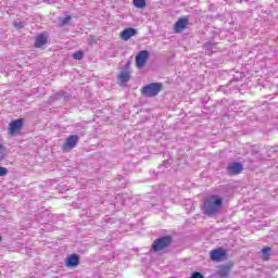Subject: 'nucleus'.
<instances>
[{
	"mask_svg": "<svg viewBox=\"0 0 278 278\" xmlns=\"http://www.w3.org/2000/svg\"><path fill=\"white\" fill-rule=\"evenodd\" d=\"M219 91H220V92H227V91H225V87H220V88H219Z\"/></svg>",
	"mask_w": 278,
	"mask_h": 278,
	"instance_id": "a878e982",
	"label": "nucleus"
},
{
	"mask_svg": "<svg viewBox=\"0 0 278 278\" xmlns=\"http://www.w3.org/2000/svg\"><path fill=\"white\" fill-rule=\"evenodd\" d=\"M170 244H173V237L170 236L161 237L153 241L152 251H154L155 253L160 251H164V249H168Z\"/></svg>",
	"mask_w": 278,
	"mask_h": 278,
	"instance_id": "f03ea898",
	"label": "nucleus"
},
{
	"mask_svg": "<svg viewBox=\"0 0 278 278\" xmlns=\"http://www.w3.org/2000/svg\"><path fill=\"white\" fill-rule=\"evenodd\" d=\"M8 175V168L0 166V177H5Z\"/></svg>",
	"mask_w": 278,
	"mask_h": 278,
	"instance_id": "412c9836",
	"label": "nucleus"
},
{
	"mask_svg": "<svg viewBox=\"0 0 278 278\" xmlns=\"http://www.w3.org/2000/svg\"><path fill=\"white\" fill-rule=\"evenodd\" d=\"M166 164H168V161L163 162V166H166Z\"/></svg>",
	"mask_w": 278,
	"mask_h": 278,
	"instance_id": "bb28decb",
	"label": "nucleus"
},
{
	"mask_svg": "<svg viewBox=\"0 0 278 278\" xmlns=\"http://www.w3.org/2000/svg\"><path fill=\"white\" fill-rule=\"evenodd\" d=\"M129 79H131V71L123 70L118 75V80L122 81V84H127Z\"/></svg>",
	"mask_w": 278,
	"mask_h": 278,
	"instance_id": "f8f14e48",
	"label": "nucleus"
},
{
	"mask_svg": "<svg viewBox=\"0 0 278 278\" xmlns=\"http://www.w3.org/2000/svg\"><path fill=\"white\" fill-rule=\"evenodd\" d=\"M0 242H1V237H0Z\"/></svg>",
	"mask_w": 278,
	"mask_h": 278,
	"instance_id": "cd10ccee",
	"label": "nucleus"
},
{
	"mask_svg": "<svg viewBox=\"0 0 278 278\" xmlns=\"http://www.w3.org/2000/svg\"><path fill=\"white\" fill-rule=\"evenodd\" d=\"M14 27H16L17 29H23V27H25V24H23V22H18L14 24Z\"/></svg>",
	"mask_w": 278,
	"mask_h": 278,
	"instance_id": "5701e85b",
	"label": "nucleus"
},
{
	"mask_svg": "<svg viewBox=\"0 0 278 278\" xmlns=\"http://www.w3.org/2000/svg\"><path fill=\"white\" fill-rule=\"evenodd\" d=\"M68 147H71V137H68L63 146V151H68Z\"/></svg>",
	"mask_w": 278,
	"mask_h": 278,
	"instance_id": "aec40b11",
	"label": "nucleus"
},
{
	"mask_svg": "<svg viewBox=\"0 0 278 278\" xmlns=\"http://www.w3.org/2000/svg\"><path fill=\"white\" fill-rule=\"evenodd\" d=\"M71 22V16H67L65 18H61L59 22L60 27H64V25H68V23Z\"/></svg>",
	"mask_w": 278,
	"mask_h": 278,
	"instance_id": "6ab92c4d",
	"label": "nucleus"
},
{
	"mask_svg": "<svg viewBox=\"0 0 278 278\" xmlns=\"http://www.w3.org/2000/svg\"><path fill=\"white\" fill-rule=\"evenodd\" d=\"M229 273H231V266L229 265H220L216 273L217 277H229Z\"/></svg>",
	"mask_w": 278,
	"mask_h": 278,
	"instance_id": "9b49d317",
	"label": "nucleus"
},
{
	"mask_svg": "<svg viewBox=\"0 0 278 278\" xmlns=\"http://www.w3.org/2000/svg\"><path fill=\"white\" fill-rule=\"evenodd\" d=\"M226 255H227V252L220 248L211 251V260L213 262H220Z\"/></svg>",
	"mask_w": 278,
	"mask_h": 278,
	"instance_id": "6e6552de",
	"label": "nucleus"
},
{
	"mask_svg": "<svg viewBox=\"0 0 278 278\" xmlns=\"http://www.w3.org/2000/svg\"><path fill=\"white\" fill-rule=\"evenodd\" d=\"M135 8H139V10H142L147 8V0H134Z\"/></svg>",
	"mask_w": 278,
	"mask_h": 278,
	"instance_id": "2eb2a0df",
	"label": "nucleus"
},
{
	"mask_svg": "<svg viewBox=\"0 0 278 278\" xmlns=\"http://www.w3.org/2000/svg\"><path fill=\"white\" fill-rule=\"evenodd\" d=\"M144 97H157L162 92V83H151L141 90Z\"/></svg>",
	"mask_w": 278,
	"mask_h": 278,
	"instance_id": "7ed1b4c3",
	"label": "nucleus"
},
{
	"mask_svg": "<svg viewBox=\"0 0 278 278\" xmlns=\"http://www.w3.org/2000/svg\"><path fill=\"white\" fill-rule=\"evenodd\" d=\"M74 60H84V51L79 50L73 54Z\"/></svg>",
	"mask_w": 278,
	"mask_h": 278,
	"instance_id": "f3484780",
	"label": "nucleus"
},
{
	"mask_svg": "<svg viewBox=\"0 0 278 278\" xmlns=\"http://www.w3.org/2000/svg\"><path fill=\"white\" fill-rule=\"evenodd\" d=\"M75 266H79V256L77 254L71 255V268H75Z\"/></svg>",
	"mask_w": 278,
	"mask_h": 278,
	"instance_id": "4468645a",
	"label": "nucleus"
},
{
	"mask_svg": "<svg viewBox=\"0 0 278 278\" xmlns=\"http://www.w3.org/2000/svg\"><path fill=\"white\" fill-rule=\"evenodd\" d=\"M66 266H71V256H67L65 260Z\"/></svg>",
	"mask_w": 278,
	"mask_h": 278,
	"instance_id": "b1692460",
	"label": "nucleus"
},
{
	"mask_svg": "<svg viewBox=\"0 0 278 278\" xmlns=\"http://www.w3.org/2000/svg\"><path fill=\"white\" fill-rule=\"evenodd\" d=\"M262 253H263L264 260H268V257L270 256V248H268V247L263 248Z\"/></svg>",
	"mask_w": 278,
	"mask_h": 278,
	"instance_id": "a211bd4d",
	"label": "nucleus"
},
{
	"mask_svg": "<svg viewBox=\"0 0 278 278\" xmlns=\"http://www.w3.org/2000/svg\"><path fill=\"white\" fill-rule=\"evenodd\" d=\"M138 34V29L136 28H126L121 33L122 40H129V38H132V36H136Z\"/></svg>",
	"mask_w": 278,
	"mask_h": 278,
	"instance_id": "9d476101",
	"label": "nucleus"
},
{
	"mask_svg": "<svg viewBox=\"0 0 278 278\" xmlns=\"http://www.w3.org/2000/svg\"><path fill=\"white\" fill-rule=\"evenodd\" d=\"M203 48H204L206 55H212V53H214V49H216V43L206 42V43H204Z\"/></svg>",
	"mask_w": 278,
	"mask_h": 278,
	"instance_id": "ddd939ff",
	"label": "nucleus"
},
{
	"mask_svg": "<svg viewBox=\"0 0 278 278\" xmlns=\"http://www.w3.org/2000/svg\"><path fill=\"white\" fill-rule=\"evenodd\" d=\"M147 60H149V51L142 50L136 56V66L137 68H144L147 64Z\"/></svg>",
	"mask_w": 278,
	"mask_h": 278,
	"instance_id": "423d86ee",
	"label": "nucleus"
},
{
	"mask_svg": "<svg viewBox=\"0 0 278 278\" xmlns=\"http://www.w3.org/2000/svg\"><path fill=\"white\" fill-rule=\"evenodd\" d=\"M223 207V198L219 195H211L204 201L203 212L206 216H215Z\"/></svg>",
	"mask_w": 278,
	"mask_h": 278,
	"instance_id": "f257e3e1",
	"label": "nucleus"
},
{
	"mask_svg": "<svg viewBox=\"0 0 278 278\" xmlns=\"http://www.w3.org/2000/svg\"><path fill=\"white\" fill-rule=\"evenodd\" d=\"M191 278H205L203 276V274L199 273V271H194L192 275H191Z\"/></svg>",
	"mask_w": 278,
	"mask_h": 278,
	"instance_id": "4be33fe9",
	"label": "nucleus"
},
{
	"mask_svg": "<svg viewBox=\"0 0 278 278\" xmlns=\"http://www.w3.org/2000/svg\"><path fill=\"white\" fill-rule=\"evenodd\" d=\"M243 168L244 167H243L242 163L231 162V163H228L226 170L230 176H233V175H240V173H242Z\"/></svg>",
	"mask_w": 278,
	"mask_h": 278,
	"instance_id": "39448f33",
	"label": "nucleus"
},
{
	"mask_svg": "<svg viewBox=\"0 0 278 278\" xmlns=\"http://www.w3.org/2000/svg\"><path fill=\"white\" fill-rule=\"evenodd\" d=\"M24 121L23 118L14 119L9 124L8 131L10 136H18L23 129Z\"/></svg>",
	"mask_w": 278,
	"mask_h": 278,
	"instance_id": "20e7f679",
	"label": "nucleus"
},
{
	"mask_svg": "<svg viewBox=\"0 0 278 278\" xmlns=\"http://www.w3.org/2000/svg\"><path fill=\"white\" fill-rule=\"evenodd\" d=\"M131 66V63L130 62H128L127 64H126V66H125V68H124V71H129V67Z\"/></svg>",
	"mask_w": 278,
	"mask_h": 278,
	"instance_id": "393cba45",
	"label": "nucleus"
},
{
	"mask_svg": "<svg viewBox=\"0 0 278 278\" xmlns=\"http://www.w3.org/2000/svg\"><path fill=\"white\" fill-rule=\"evenodd\" d=\"M186 27H188V17H180L174 25V31L181 34Z\"/></svg>",
	"mask_w": 278,
	"mask_h": 278,
	"instance_id": "1a4fd4ad",
	"label": "nucleus"
},
{
	"mask_svg": "<svg viewBox=\"0 0 278 278\" xmlns=\"http://www.w3.org/2000/svg\"><path fill=\"white\" fill-rule=\"evenodd\" d=\"M77 142H79V136L72 135L71 136V149H75V147H77Z\"/></svg>",
	"mask_w": 278,
	"mask_h": 278,
	"instance_id": "dca6fc26",
	"label": "nucleus"
},
{
	"mask_svg": "<svg viewBox=\"0 0 278 278\" xmlns=\"http://www.w3.org/2000/svg\"><path fill=\"white\" fill-rule=\"evenodd\" d=\"M49 40V35L47 33H41L35 38V49H40L47 45Z\"/></svg>",
	"mask_w": 278,
	"mask_h": 278,
	"instance_id": "0eeeda50",
	"label": "nucleus"
}]
</instances>
